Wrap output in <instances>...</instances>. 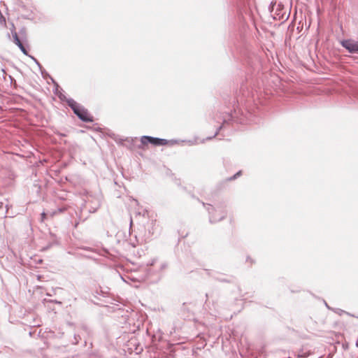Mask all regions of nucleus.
<instances>
[{"instance_id":"4be33fe9","label":"nucleus","mask_w":358,"mask_h":358,"mask_svg":"<svg viewBox=\"0 0 358 358\" xmlns=\"http://www.w3.org/2000/svg\"><path fill=\"white\" fill-rule=\"evenodd\" d=\"M64 210V209H63V208H59V212H63Z\"/></svg>"},{"instance_id":"4468645a","label":"nucleus","mask_w":358,"mask_h":358,"mask_svg":"<svg viewBox=\"0 0 358 358\" xmlns=\"http://www.w3.org/2000/svg\"><path fill=\"white\" fill-rule=\"evenodd\" d=\"M28 56L30 57L34 61L35 64H37V66L39 67V69L42 68L41 64L38 62V61L35 57H34L31 55H28Z\"/></svg>"},{"instance_id":"20e7f679","label":"nucleus","mask_w":358,"mask_h":358,"mask_svg":"<svg viewBox=\"0 0 358 358\" xmlns=\"http://www.w3.org/2000/svg\"><path fill=\"white\" fill-rule=\"evenodd\" d=\"M341 45L350 53H358V41L345 39L341 42Z\"/></svg>"},{"instance_id":"ddd939ff","label":"nucleus","mask_w":358,"mask_h":358,"mask_svg":"<svg viewBox=\"0 0 358 358\" xmlns=\"http://www.w3.org/2000/svg\"><path fill=\"white\" fill-rule=\"evenodd\" d=\"M168 267V263L166 262H164L162 263H161L160 264V271H164L165 270L166 268Z\"/></svg>"},{"instance_id":"6ab92c4d","label":"nucleus","mask_w":358,"mask_h":358,"mask_svg":"<svg viewBox=\"0 0 358 358\" xmlns=\"http://www.w3.org/2000/svg\"><path fill=\"white\" fill-rule=\"evenodd\" d=\"M45 216H46V215L44 212L41 213V217L43 220L45 217Z\"/></svg>"},{"instance_id":"9d476101","label":"nucleus","mask_w":358,"mask_h":358,"mask_svg":"<svg viewBox=\"0 0 358 358\" xmlns=\"http://www.w3.org/2000/svg\"><path fill=\"white\" fill-rule=\"evenodd\" d=\"M19 34H20V38H21L22 40H26V38H27V31H26V29L24 27H22L20 30Z\"/></svg>"},{"instance_id":"6e6552de","label":"nucleus","mask_w":358,"mask_h":358,"mask_svg":"<svg viewBox=\"0 0 358 358\" xmlns=\"http://www.w3.org/2000/svg\"><path fill=\"white\" fill-rule=\"evenodd\" d=\"M11 33H12V36H13V42L15 43V44L16 45H20V43H22V40L20 38L17 33L15 31V27H14L13 24H12Z\"/></svg>"},{"instance_id":"423d86ee","label":"nucleus","mask_w":358,"mask_h":358,"mask_svg":"<svg viewBox=\"0 0 358 358\" xmlns=\"http://www.w3.org/2000/svg\"><path fill=\"white\" fill-rule=\"evenodd\" d=\"M55 89L54 93L59 97L62 101H66L68 103V100L71 98H67L65 94L62 92V89H59V87L57 83H55Z\"/></svg>"},{"instance_id":"0eeeda50","label":"nucleus","mask_w":358,"mask_h":358,"mask_svg":"<svg viewBox=\"0 0 358 358\" xmlns=\"http://www.w3.org/2000/svg\"><path fill=\"white\" fill-rule=\"evenodd\" d=\"M11 33H12V36H13V42L15 43V44L16 45H20V43H22V40L20 38L17 33L15 31V27H14L13 24H12Z\"/></svg>"},{"instance_id":"39448f33","label":"nucleus","mask_w":358,"mask_h":358,"mask_svg":"<svg viewBox=\"0 0 358 358\" xmlns=\"http://www.w3.org/2000/svg\"><path fill=\"white\" fill-rule=\"evenodd\" d=\"M127 349L130 353L140 354L143 351V346L136 338H131L127 344Z\"/></svg>"},{"instance_id":"1a4fd4ad","label":"nucleus","mask_w":358,"mask_h":358,"mask_svg":"<svg viewBox=\"0 0 358 358\" xmlns=\"http://www.w3.org/2000/svg\"><path fill=\"white\" fill-rule=\"evenodd\" d=\"M8 206L6 204L5 206L3 203L0 202V216L6 217L8 214Z\"/></svg>"},{"instance_id":"aec40b11","label":"nucleus","mask_w":358,"mask_h":358,"mask_svg":"<svg viewBox=\"0 0 358 358\" xmlns=\"http://www.w3.org/2000/svg\"><path fill=\"white\" fill-rule=\"evenodd\" d=\"M299 357H306L307 355L305 353H303V354L300 355Z\"/></svg>"},{"instance_id":"dca6fc26","label":"nucleus","mask_w":358,"mask_h":358,"mask_svg":"<svg viewBox=\"0 0 358 358\" xmlns=\"http://www.w3.org/2000/svg\"><path fill=\"white\" fill-rule=\"evenodd\" d=\"M156 262H157V259H152L151 261H150V262L147 264V265H148V266H153V265L156 263Z\"/></svg>"},{"instance_id":"f3484780","label":"nucleus","mask_w":358,"mask_h":358,"mask_svg":"<svg viewBox=\"0 0 358 358\" xmlns=\"http://www.w3.org/2000/svg\"><path fill=\"white\" fill-rule=\"evenodd\" d=\"M217 280H218L219 281H221V282H230V280H227L225 278H217L215 277Z\"/></svg>"},{"instance_id":"f03ea898","label":"nucleus","mask_w":358,"mask_h":358,"mask_svg":"<svg viewBox=\"0 0 358 358\" xmlns=\"http://www.w3.org/2000/svg\"><path fill=\"white\" fill-rule=\"evenodd\" d=\"M207 210L209 213V221L211 223L220 222L227 215L225 208L221 206L214 208L211 205L207 204Z\"/></svg>"},{"instance_id":"2eb2a0df","label":"nucleus","mask_w":358,"mask_h":358,"mask_svg":"<svg viewBox=\"0 0 358 358\" xmlns=\"http://www.w3.org/2000/svg\"><path fill=\"white\" fill-rule=\"evenodd\" d=\"M222 128V126H220V127L217 128V129L216 132L215 133L214 136H212V137H208V138H207V139H208V140H210V139H212L213 137H215V136L218 134L219 131H220Z\"/></svg>"},{"instance_id":"9b49d317","label":"nucleus","mask_w":358,"mask_h":358,"mask_svg":"<svg viewBox=\"0 0 358 358\" xmlns=\"http://www.w3.org/2000/svg\"><path fill=\"white\" fill-rule=\"evenodd\" d=\"M17 46L20 48V50L22 51V52L25 55H29L28 52L22 43H20V45H17Z\"/></svg>"},{"instance_id":"7ed1b4c3","label":"nucleus","mask_w":358,"mask_h":358,"mask_svg":"<svg viewBox=\"0 0 358 358\" xmlns=\"http://www.w3.org/2000/svg\"><path fill=\"white\" fill-rule=\"evenodd\" d=\"M150 143L153 145H165L168 144V141L166 139L152 137L150 136H143L141 138V145H138V148L142 149L143 146Z\"/></svg>"},{"instance_id":"f257e3e1","label":"nucleus","mask_w":358,"mask_h":358,"mask_svg":"<svg viewBox=\"0 0 358 358\" xmlns=\"http://www.w3.org/2000/svg\"><path fill=\"white\" fill-rule=\"evenodd\" d=\"M68 106L72 109L74 114L83 122H93V117L89 114L88 110L73 99L68 100Z\"/></svg>"},{"instance_id":"5701e85b","label":"nucleus","mask_w":358,"mask_h":358,"mask_svg":"<svg viewBox=\"0 0 358 358\" xmlns=\"http://www.w3.org/2000/svg\"><path fill=\"white\" fill-rule=\"evenodd\" d=\"M356 346L358 348V338L357 339L356 341V343H355Z\"/></svg>"},{"instance_id":"f8f14e48","label":"nucleus","mask_w":358,"mask_h":358,"mask_svg":"<svg viewBox=\"0 0 358 358\" xmlns=\"http://www.w3.org/2000/svg\"><path fill=\"white\" fill-rule=\"evenodd\" d=\"M241 175V171H238L236 174H234L233 176L228 178V180H233L236 179L238 176Z\"/></svg>"},{"instance_id":"412c9836","label":"nucleus","mask_w":358,"mask_h":358,"mask_svg":"<svg viewBox=\"0 0 358 358\" xmlns=\"http://www.w3.org/2000/svg\"><path fill=\"white\" fill-rule=\"evenodd\" d=\"M132 219L131 218L130 219V223H129V227L131 228V225H132Z\"/></svg>"},{"instance_id":"a211bd4d","label":"nucleus","mask_w":358,"mask_h":358,"mask_svg":"<svg viewBox=\"0 0 358 358\" xmlns=\"http://www.w3.org/2000/svg\"><path fill=\"white\" fill-rule=\"evenodd\" d=\"M82 249L85 250H87V251H94V250L91 248H88V247H84V248H82Z\"/></svg>"}]
</instances>
